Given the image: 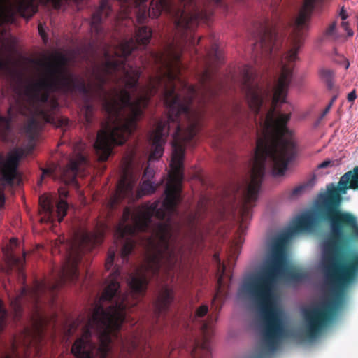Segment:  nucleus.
Returning <instances> with one entry per match:
<instances>
[{"label":"nucleus","instance_id":"obj_31","mask_svg":"<svg viewBox=\"0 0 358 358\" xmlns=\"http://www.w3.org/2000/svg\"><path fill=\"white\" fill-rule=\"evenodd\" d=\"M157 189L153 183L149 180H144L140 187V191L143 195L153 194Z\"/></svg>","mask_w":358,"mask_h":358},{"label":"nucleus","instance_id":"obj_35","mask_svg":"<svg viewBox=\"0 0 358 358\" xmlns=\"http://www.w3.org/2000/svg\"><path fill=\"white\" fill-rule=\"evenodd\" d=\"M115 257V251L113 248H110L108 253V257L106 260L105 267L106 270H110L113 266L114 259Z\"/></svg>","mask_w":358,"mask_h":358},{"label":"nucleus","instance_id":"obj_1","mask_svg":"<svg viewBox=\"0 0 358 358\" xmlns=\"http://www.w3.org/2000/svg\"><path fill=\"white\" fill-rule=\"evenodd\" d=\"M208 66L199 76L200 88L188 84L185 80L174 81L176 75L168 71L165 76L157 78L150 83L141 87L137 90L136 99L131 103H136L138 115L134 117L129 132H124V141L121 143L111 142L113 150L114 145L124 144L137 127V122L143 115L152 96L159 92L163 96L168 109L166 120H159L156 129L150 135L152 151L149 160L159 159L164 152L166 136L171 127H173L172 141V158L170 164L169 180L165 189V198L163 202L156 201L151 204H145L134 209L126 207L122 214V223L119 225L116 235L122 243L120 256L123 262H128L129 256L133 252L140 239L145 238L147 256L144 264L145 271L152 275L159 273L163 266L169 270L173 269L182 256V246L176 238L173 237L172 218L179 216L177 209L182 201L181 182L183 179V160L187 145L192 144L200 127V122L204 109L194 106V101L198 99L203 107L214 101L218 96L220 84L214 81L212 66L222 62L221 51L217 44H213L208 52ZM129 92H130L129 91ZM131 94V93H129ZM100 161L105 162L111 155L110 152L106 159L94 149Z\"/></svg>","mask_w":358,"mask_h":358},{"label":"nucleus","instance_id":"obj_38","mask_svg":"<svg viewBox=\"0 0 358 358\" xmlns=\"http://www.w3.org/2000/svg\"><path fill=\"white\" fill-rule=\"evenodd\" d=\"M197 216H198L197 213H195V212H190L188 214L187 224L190 227H194V225L195 224V222H196V220L197 219Z\"/></svg>","mask_w":358,"mask_h":358},{"label":"nucleus","instance_id":"obj_52","mask_svg":"<svg viewBox=\"0 0 358 358\" xmlns=\"http://www.w3.org/2000/svg\"><path fill=\"white\" fill-rule=\"evenodd\" d=\"M50 174H51V171H50L49 169H44V170L43 171V175H42V176H41V180H40V183L41 182V180H42V179H43V177L44 176H49V175H50Z\"/></svg>","mask_w":358,"mask_h":358},{"label":"nucleus","instance_id":"obj_13","mask_svg":"<svg viewBox=\"0 0 358 358\" xmlns=\"http://www.w3.org/2000/svg\"><path fill=\"white\" fill-rule=\"evenodd\" d=\"M138 177L133 171V159L127 157L122 163L121 177L118 182L115 193L110 198L108 207L114 210L124 199L134 198V189L136 186Z\"/></svg>","mask_w":358,"mask_h":358},{"label":"nucleus","instance_id":"obj_25","mask_svg":"<svg viewBox=\"0 0 358 358\" xmlns=\"http://www.w3.org/2000/svg\"><path fill=\"white\" fill-rule=\"evenodd\" d=\"M39 205L41 210H43L48 219L53 217L55 214L54 206L48 196L44 195L41 196L39 198Z\"/></svg>","mask_w":358,"mask_h":358},{"label":"nucleus","instance_id":"obj_24","mask_svg":"<svg viewBox=\"0 0 358 358\" xmlns=\"http://www.w3.org/2000/svg\"><path fill=\"white\" fill-rule=\"evenodd\" d=\"M121 271L120 268L117 266L115 267V269L113 272H112L110 275L105 280L104 282V288L102 291H120V278Z\"/></svg>","mask_w":358,"mask_h":358},{"label":"nucleus","instance_id":"obj_37","mask_svg":"<svg viewBox=\"0 0 358 358\" xmlns=\"http://www.w3.org/2000/svg\"><path fill=\"white\" fill-rule=\"evenodd\" d=\"M43 5L51 3L55 9H59L62 6V0H39Z\"/></svg>","mask_w":358,"mask_h":358},{"label":"nucleus","instance_id":"obj_49","mask_svg":"<svg viewBox=\"0 0 358 358\" xmlns=\"http://www.w3.org/2000/svg\"><path fill=\"white\" fill-rule=\"evenodd\" d=\"M331 108V103H329L327 107L325 108V109L323 110L322 115H321V118L324 117L328 113L329 111L330 110Z\"/></svg>","mask_w":358,"mask_h":358},{"label":"nucleus","instance_id":"obj_45","mask_svg":"<svg viewBox=\"0 0 358 358\" xmlns=\"http://www.w3.org/2000/svg\"><path fill=\"white\" fill-rule=\"evenodd\" d=\"M356 98H357L356 92H355V90H352L348 94L347 99L349 102H352L355 100Z\"/></svg>","mask_w":358,"mask_h":358},{"label":"nucleus","instance_id":"obj_30","mask_svg":"<svg viewBox=\"0 0 358 358\" xmlns=\"http://www.w3.org/2000/svg\"><path fill=\"white\" fill-rule=\"evenodd\" d=\"M320 76L327 87L331 89L334 86V71L330 69H322L320 70Z\"/></svg>","mask_w":358,"mask_h":358},{"label":"nucleus","instance_id":"obj_46","mask_svg":"<svg viewBox=\"0 0 358 358\" xmlns=\"http://www.w3.org/2000/svg\"><path fill=\"white\" fill-rule=\"evenodd\" d=\"M38 32H39V34L41 35V38L44 41H45L47 39V36H46L45 31L43 30V28L41 24L38 25Z\"/></svg>","mask_w":358,"mask_h":358},{"label":"nucleus","instance_id":"obj_20","mask_svg":"<svg viewBox=\"0 0 358 358\" xmlns=\"http://www.w3.org/2000/svg\"><path fill=\"white\" fill-rule=\"evenodd\" d=\"M158 295L153 303L155 316L158 320L160 316L169 310L173 300V292H157Z\"/></svg>","mask_w":358,"mask_h":358},{"label":"nucleus","instance_id":"obj_3","mask_svg":"<svg viewBox=\"0 0 358 358\" xmlns=\"http://www.w3.org/2000/svg\"><path fill=\"white\" fill-rule=\"evenodd\" d=\"M308 27H293L289 36L290 48L281 58V71L273 88V95L268 87H263L257 81L252 66L244 65L240 70V87L255 119L259 115L264 101L271 99V107L266 114L259 116L261 135L257 138L254 162L251 169L250 182L244 189L240 213L241 222L238 227L240 235L245 232L244 222L252 216V208L258 198V193L268 161L275 176H282L296 153V144L289 137L287 127L290 120L292 106H288L286 113L280 111V105L286 103L289 86L293 77L294 64L298 52L302 47Z\"/></svg>","mask_w":358,"mask_h":358},{"label":"nucleus","instance_id":"obj_23","mask_svg":"<svg viewBox=\"0 0 358 358\" xmlns=\"http://www.w3.org/2000/svg\"><path fill=\"white\" fill-rule=\"evenodd\" d=\"M17 11L24 18H31L38 11V4L35 0H18L16 3Z\"/></svg>","mask_w":358,"mask_h":358},{"label":"nucleus","instance_id":"obj_8","mask_svg":"<svg viewBox=\"0 0 358 358\" xmlns=\"http://www.w3.org/2000/svg\"><path fill=\"white\" fill-rule=\"evenodd\" d=\"M273 245L266 257L259 268L246 273L241 281L238 291L268 292L276 291L274 287L279 278L283 276L292 283H303L309 279L307 271L296 266H287L285 248H282V259L280 263H273Z\"/></svg>","mask_w":358,"mask_h":358},{"label":"nucleus","instance_id":"obj_57","mask_svg":"<svg viewBox=\"0 0 358 358\" xmlns=\"http://www.w3.org/2000/svg\"><path fill=\"white\" fill-rule=\"evenodd\" d=\"M17 104L20 106V105H21V101H20V97L17 99Z\"/></svg>","mask_w":358,"mask_h":358},{"label":"nucleus","instance_id":"obj_10","mask_svg":"<svg viewBox=\"0 0 358 358\" xmlns=\"http://www.w3.org/2000/svg\"><path fill=\"white\" fill-rule=\"evenodd\" d=\"M316 302L303 310V335L308 341L316 339L334 321L341 310L347 292H323Z\"/></svg>","mask_w":358,"mask_h":358},{"label":"nucleus","instance_id":"obj_51","mask_svg":"<svg viewBox=\"0 0 358 358\" xmlns=\"http://www.w3.org/2000/svg\"><path fill=\"white\" fill-rule=\"evenodd\" d=\"M8 69V63L5 61L0 60V70H5Z\"/></svg>","mask_w":358,"mask_h":358},{"label":"nucleus","instance_id":"obj_40","mask_svg":"<svg viewBox=\"0 0 358 358\" xmlns=\"http://www.w3.org/2000/svg\"><path fill=\"white\" fill-rule=\"evenodd\" d=\"M141 341L137 338H134L131 341V348L132 350L134 351H138L140 350L141 349Z\"/></svg>","mask_w":358,"mask_h":358},{"label":"nucleus","instance_id":"obj_43","mask_svg":"<svg viewBox=\"0 0 358 358\" xmlns=\"http://www.w3.org/2000/svg\"><path fill=\"white\" fill-rule=\"evenodd\" d=\"M341 27L348 32L349 36H352L353 35V31L352 29L349 28L348 22H343L341 23Z\"/></svg>","mask_w":358,"mask_h":358},{"label":"nucleus","instance_id":"obj_6","mask_svg":"<svg viewBox=\"0 0 358 358\" xmlns=\"http://www.w3.org/2000/svg\"><path fill=\"white\" fill-rule=\"evenodd\" d=\"M101 293V299L110 304L106 308L99 303L95 305L83 327L82 335L72 345L71 352L75 358H108L113 339H118L128 313L133 311L129 306V294H124L118 301L115 300L122 292ZM123 293L131 294V297H143L145 292Z\"/></svg>","mask_w":358,"mask_h":358},{"label":"nucleus","instance_id":"obj_36","mask_svg":"<svg viewBox=\"0 0 358 358\" xmlns=\"http://www.w3.org/2000/svg\"><path fill=\"white\" fill-rule=\"evenodd\" d=\"M208 311V307L207 305H202L199 306L195 312L196 317H204Z\"/></svg>","mask_w":358,"mask_h":358},{"label":"nucleus","instance_id":"obj_44","mask_svg":"<svg viewBox=\"0 0 358 358\" xmlns=\"http://www.w3.org/2000/svg\"><path fill=\"white\" fill-rule=\"evenodd\" d=\"M69 124V120L64 117H61L57 120V123L56 124L57 127H64L67 126Z\"/></svg>","mask_w":358,"mask_h":358},{"label":"nucleus","instance_id":"obj_2","mask_svg":"<svg viewBox=\"0 0 358 358\" xmlns=\"http://www.w3.org/2000/svg\"><path fill=\"white\" fill-rule=\"evenodd\" d=\"M121 4L122 13L117 16L116 30L126 36L135 31V35L122 39L113 49L114 55L108 51L105 52V62L101 68L108 76L117 77L124 85V89L137 90L138 80L141 75L139 67L127 63V57L138 46L147 45L152 37V31L146 26L138 27L129 16L133 7L138 8L136 20L139 24H143L148 17H158L162 12L169 14L173 20L176 29V41L168 44L163 52L150 51L148 64L156 66L157 74L149 78L148 83L158 77H164L170 71L176 75L174 81L183 80L181 78L182 64L181 62L182 46L187 43L192 45V29L200 21L208 22L213 13L215 8L227 10L224 0H202V5L198 0H152L150 8L143 3L148 0H117ZM112 12L108 0H101L99 7L92 14L91 30L98 38L103 34L101 23L103 17L110 16Z\"/></svg>","mask_w":358,"mask_h":358},{"label":"nucleus","instance_id":"obj_56","mask_svg":"<svg viewBox=\"0 0 358 358\" xmlns=\"http://www.w3.org/2000/svg\"><path fill=\"white\" fill-rule=\"evenodd\" d=\"M336 96H334V97L331 99V101H330V103H331V105L333 104V103L335 101V100H336Z\"/></svg>","mask_w":358,"mask_h":358},{"label":"nucleus","instance_id":"obj_58","mask_svg":"<svg viewBox=\"0 0 358 358\" xmlns=\"http://www.w3.org/2000/svg\"><path fill=\"white\" fill-rule=\"evenodd\" d=\"M349 65H350V64H349V63H348V64H347V65H346V66H345V68H346V69H348V68L349 67Z\"/></svg>","mask_w":358,"mask_h":358},{"label":"nucleus","instance_id":"obj_33","mask_svg":"<svg viewBox=\"0 0 358 358\" xmlns=\"http://www.w3.org/2000/svg\"><path fill=\"white\" fill-rule=\"evenodd\" d=\"M7 316V310L4 307L3 301L0 299V333L3 330V329L6 327Z\"/></svg>","mask_w":358,"mask_h":358},{"label":"nucleus","instance_id":"obj_11","mask_svg":"<svg viewBox=\"0 0 358 358\" xmlns=\"http://www.w3.org/2000/svg\"><path fill=\"white\" fill-rule=\"evenodd\" d=\"M254 38L257 41L253 45L252 55L256 62L258 59H271L273 52L282 45V35L279 32L278 26L268 19L257 25Z\"/></svg>","mask_w":358,"mask_h":358},{"label":"nucleus","instance_id":"obj_32","mask_svg":"<svg viewBox=\"0 0 358 358\" xmlns=\"http://www.w3.org/2000/svg\"><path fill=\"white\" fill-rule=\"evenodd\" d=\"M308 185V184H302L292 189L289 194V198L290 199H296L302 194H304L306 189H307Z\"/></svg>","mask_w":358,"mask_h":358},{"label":"nucleus","instance_id":"obj_50","mask_svg":"<svg viewBox=\"0 0 358 358\" xmlns=\"http://www.w3.org/2000/svg\"><path fill=\"white\" fill-rule=\"evenodd\" d=\"M331 162L329 160H325L318 165V168L324 169L329 166Z\"/></svg>","mask_w":358,"mask_h":358},{"label":"nucleus","instance_id":"obj_21","mask_svg":"<svg viewBox=\"0 0 358 358\" xmlns=\"http://www.w3.org/2000/svg\"><path fill=\"white\" fill-rule=\"evenodd\" d=\"M30 113L32 117L29 119L27 124L24 125V131L30 140H34L42 127L43 123L45 122L40 116L36 115L34 111L31 110Z\"/></svg>","mask_w":358,"mask_h":358},{"label":"nucleus","instance_id":"obj_48","mask_svg":"<svg viewBox=\"0 0 358 358\" xmlns=\"http://www.w3.org/2000/svg\"><path fill=\"white\" fill-rule=\"evenodd\" d=\"M339 15L341 16V19L343 20H345V19H347L348 17V14L345 11V10L344 9V7H343L340 11V13H339Z\"/></svg>","mask_w":358,"mask_h":358},{"label":"nucleus","instance_id":"obj_47","mask_svg":"<svg viewBox=\"0 0 358 358\" xmlns=\"http://www.w3.org/2000/svg\"><path fill=\"white\" fill-rule=\"evenodd\" d=\"M5 203V195L3 190H0V207L2 208Z\"/></svg>","mask_w":358,"mask_h":358},{"label":"nucleus","instance_id":"obj_12","mask_svg":"<svg viewBox=\"0 0 358 358\" xmlns=\"http://www.w3.org/2000/svg\"><path fill=\"white\" fill-rule=\"evenodd\" d=\"M315 224V219L311 213H306L297 217L292 225L284 233L274 238L271 242L273 245V263L276 264L282 259V248L294 235L310 230Z\"/></svg>","mask_w":358,"mask_h":358},{"label":"nucleus","instance_id":"obj_28","mask_svg":"<svg viewBox=\"0 0 358 358\" xmlns=\"http://www.w3.org/2000/svg\"><path fill=\"white\" fill-rule=\"evenodd\" d=\"M83 110L84 113V117L85 120V122L87 125H90L92 124L93 120V115L94 112V105L90 101V99L87 98L86 101L85 102Z\"/></svg>","mask_w":358,"mask_h":358},{"label":"nucleus","instance_id":"obj_41","mask_svg":"<svg viewBox=\"0 0 358 358\" xmlns=\"http://www.w3.org/2000/svg\"><path fill=\"white\" fill-rule=\"evenodd\" d=\"M154 176V171L152 169H150L149 167L145 168L143 173V178L145 180H150L151 178H152Z\"/></svg>","mask_w":358,"mask_h":358},{"label":"nucleus","instance_id":"obj_18","mask_svg":"<svg viewBox=\"0 0 358 358\" xmlns=\"http://www.w3.org/2000/svg\"><path fill=\"white\" fill-rule=\"evenodd\" d=\"M213 259L217 264L216 277L217 289L215 291H224L225 289H229L232 282L231 263H229V268L227 269V266L221 262L218 255L215 254Z\"/></svg>","mask_w":358,"mask_h":358},{"label":"nucleus","instance_id":"obj_22","mask_svg":"<svg viewBox=\"0 0 358 358\" xmlns=\"http://www.w3.org/2000/svg\"><path fill=\"white\" fill-rule=\"evenodd\" d=\"M148 283L147 277L142 271L137 270L136 272L129 275L128 284L131 291H145Z\"/></svg>","mask_w":358,"mask_h":358},{"label":"nucleus","instance_id":"obj_27","mask_svg":"<svg viewBox=\"0 0 358 358\" xmlns=\"http://www.w3.org/2000/svg\"><path fill=\"white\" fill-rule=\"evenodd\" d=\"M12 262V266L17 269L19 277L24 280L25 275L24 273V265L25 263V257L24 255L22 257H17L13 255L10 257Z\"/></svg>","mask_w":358,"mask_h":358},{"label":"nucleus","instance_id":"obj_54","mask_svg":"<svg viewBox=\"0 0 358 358\" xmlns=\"http://www.w3.org/2000/svg\"><path fill=\"white\" fill-rule=\"evenodd\" d=\"M59 193L64 197H66L68 194V192H66L65 190H59Z\"/></svg>","mask_w":358,"mask_h":358},{"label":"nucleus","instance_id":"obj_9","mask_svg":"<svg viewBox=\"0 0 358 358\" xmlns=\"http://www.w3.org/2000/svg\"><path fill=\"white\" fill-rule=\"evenodd\" d=\"M238 298L249 301V309L253 313L259 326L263 327L267 344L273 347L282 335L284 327L277 303L278 292H238Z\"/></svg>","mask_w":358,"mask_h":358},{"label":"nucleus","instance_id":"obj_42","mask_svg":"<svg viewBox=\"0 0 358 358\" xmlns=\"http://www.w3.org/2000/svg\"><path fill=\"white\" fill-rule=\"evenodd\" d=\"M11 348H12V352L13 353L14 357H12L10 355H5L2 358H15V357H18L17 347L14 341L11 343Z\"/></svg>","mask_w":358,"mask_h":358},{"label":"nucleus","instance_id":"obj_19","mask_svg":"<svg viewBox=\"0 0 358 358\" xmlns=\"http://www.w3.org/2000/svg\"><path fill=\"white\" fill-rule=\"evenodd\" d=\"M13 118L14 114L12 106L8 108L6 117L0 114V139L3 142H9L12 140Z\"/></svg>","mask_w":358,"mask_h":358},{"label":"nucleus","instance_id":"obj_55","mask_svg":"<svg viewBox=\"0 0 358 358\" xmlns=\"http://www.w3.org/2000/svg\"><path fill=\"white\" fill-rule=\"evenodd\" d=\"M17 241H17V239H16V238H13V239H11L10 243H11L12 244L15 245H17Z\"/></svg>","mask_w":358,"mask_h":358},{"label":"nucleus","instance_id":"obj_34","mask_svg":"<svg viewBox=\"0 0 358 358\" xmlns=\"http://www.w3.org/2000/svg\"><path fill=\"white\" fill-rule=\"evenodd\" d=\"M223 292H215V294L212 299V307L215 309V311H219L221 308V305L222 302V294Z\"/></svg>","mask_w":358,"mask_h":358},{"label":"nucleus","instance_id":"obj_4","mask_svg":"<svg viewBox=\"0 0 358 358\" xmlns=\"http://www.w3.org/2000/svg\"><path fill=\"white\" fill-rule=\"evenodd\" d=\"M66 62V57L57 53L40 63L44 72L29 94L31 110L44 122L53 123L55 117L52 112L57 108V102L52 101L50 108L45 107L49 101L50 93L69 94L78 92L83 95L93 96L102 104L107 115L105 125L98 132L94 144L101 158L106 159L111 151V142L122 143V134L129 132L134 117L138 115L137 103H131L130 94L127 89L113 87L110 91L106 89L105 85L110 78L101 66L94 72V81L87 85L83 78L75 76L67 70L65 67Z\"/></svg>","mask_w":358,"mask_h":358},{"label":"nucleus","instance_id":"obj_7","mask_svg":"<svg viewBox=\"0 0 358 358\" xmlns=\"http://www.w3.org/2000/svg\"><path fill=\"white\" fill-rule=\"evenodd\" d=\"M104 225L97 227L94 231L81 229L77 231L62 269L51 282L46 280H36L35 288L32 291H55L66 285L78 282L80 278L78 265L81 262L82 255L101 244L104 238ZM18 291L29 290L25 287H22Z\"/></svg>","mask_w":358,"mask_h":358},{"label":"nucleus","instance_id":"obj_15","mask_svg":"<svg viewBox=\"0 0 358 358\" xmlns=\"http://www.w3.org/2000/svg\"><path fill=\"white\" fill-rule=\"evenodd\" d=\"M40 293L41 292H20L16 297L11 299L10 306L13 310L15 320H19L21 317L24 301L31 299L36 312V325H38L40 327L46 322V318L41 313Z\"/></svg>","mask_w":358,"mask_h":358},{"label":"nucleus","instance_id":"obj_29","mask_svg":"<svg viewBox=\"0 0 358 358\" xmlns=\"http://www.w3.org/2000/svg\"><path fill=\"white\" fill-rule=\"evenodd\" d=\"M68 210V203L65 200L61 199L56 206V215L57 220L61 222L66 216Z\"/></svg>","mask_w":358,"mask_h":358},{"label":"nucleus","instance_id":"obj_53","mask_svg":"<svg viewBox=\"0 0 358 358\" xmlns=\"http://www.w3.org/2000/svg\"><path fill=\"white\" fill-rule=\"evenodd\" d=\"M281 1L282 0H272V3H271L272 6H275L278 5Z\"/></svg>","mask_w":358,"mask_h":358},{"label":"nucleus","instance_id":"obj_59","mask_svg":"<svg viewBox=\"0 0 358 358\" xmlns=\"http://www.w3.org/2000/svg\"><path fill=\"white\" fill-rule=\"evenodd\" d=\"M164 291L168 292V291H170V290H169V289H164Z\"/></svg>","mask_w":358,"mask_h":358},{"label":"nucleus","instance_id":"obj_16","mask_svg":"<svg viewBox=\"0 0 358 358\" xmlns=\"http://www.w3.org/2000/svg\"><path fill=\"white\" fill-rule=\"evenodd\" d=\"M217 318L213 321L210 317L208 322H203L201 324V331L202 341H196L191 352L192 358H210L211 349L210 340L213 335V324Z\"/></svg>","mask_w":358,"mask_h":358},{"label":"nucleus","instance_id":"obj_5","mask_svg":"<svg viewBox=\"0 0 358 358\" xmlns=\"http://www.w3.org/2000/svg\"><path fill=\"white\" fill-rule=\"evenodd\" d=\"M349 189H358V166L343 174L336 187L329 184L326 192L318 196L317 217L329 227V234L323 243L322 264H343L341 252L358 241L357 217L341 209L342 194ZM345 264H358V252L351 253Z\"/></svg>","mask_w":358,"mask_h":358},{"label":"nucleus","instance_id":"obj_26","mask_svg":"<svg viewBox=\"0 0 358 358\" xmlns=\"http://www.w3.org/2000/svg\"><path fill=\"white\" fill-rule=\"evenodd\" d=\"M247 113L238 104L234 105V127H241L246 124Z\"/></svg>","mask_w":358,"mask_h":358},{"label":"nucleus","instance_id":"obj_14","mask_svg":"<svg viewBox=\"0 0 358 358\" xmlns=\"http://www.w3.org/2000/svg\"><path fill=\"white\" fill-rule=\"evenodd\" d=\"M23 152L15 150L10 152L7 157L0 155V181L3 185H13L15 180L19 177L17 168Z\"/></svg>","mask_w":358,"mask_h":358},{"label":"nucleus","instance_id":"obj_17","mask_svg":"<svg viewBox=\"0 0 358 358\" xmlns=\"http://www.w3.org/2000/svg\"><path fill=\"white\" fill-rule=\"evenodd\" d=\"M87 164V157L82 153H77L62 170V179L64 182L66 184L76 183L77 175L85 170Z\"/></svg>","mask_w":358,"mask_h":358},{"label":"nucleus","instance_id":"obj_39","mask_svg":"<svg viewBox=\"0 0 358 358\" xmlns=\"http://www.w3.org/2000/svg\"><path fill=\"white\" fill-rule=\"evenodd\" d=\"M336 27V22H333L329 27L326 29L324 34L327 36H332L335 34Z\"/></svg>","mask_w":358,"mask_h":358}]
</instances>
